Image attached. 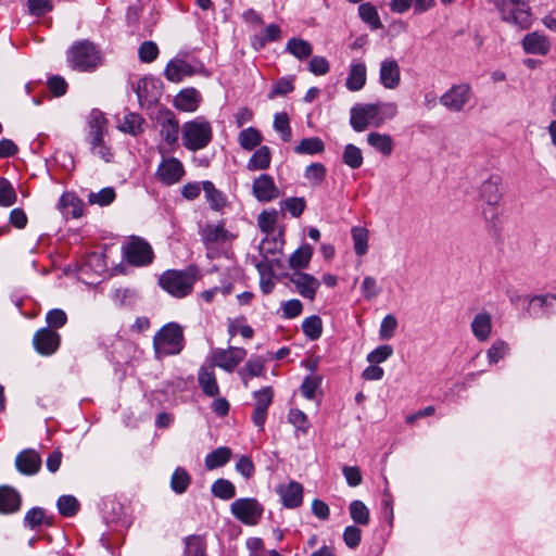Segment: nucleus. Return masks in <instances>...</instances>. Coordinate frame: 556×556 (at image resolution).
Masks as SVG:
<instances>
[{"label":"nucleus","mask_w":556,"mask_h":556,"mask_svg":"<svg viewBox=\"0 0 556 556\" xmlns=\"http://www.w3.org/2000/svg\"><path fill=\"white\" fill-rule=\"evenodd\" d=\"M281 27L278 24H268L260 33H255L251 37V46L254 50H263L267 43L281 39Z\"/></svg>","instance_id":"nucleus-29"},{"label":"nucleus","mask_w":556,"mask_h":556,"mask_svg":"<svg viewBox=\"0 0 556 556\" xmlns=\"http://www.w3.org/2000/svg\"><path fill=\"white\" fill-rule=\"evenodd\" d=\"M280 496L283 507L294 509L303 503V485L296 481H290L287 484H280L276 489Z\"/></svg>","instance_id":"nucleus-20"},{"label":"nucleus","mask_w":556,"mask_h":556,"mask_svg":"<svg viewBox=\"0 0 556 556\" xmlns=\"http://www.w3.org/2000/svg\"><path fill=\"white\" fill-rule=\"evenodd\" d=\"M265 359L261 356H252L247 361L244 366L239 369L238 375L245 388H248L250 379L265 376Z\"/></svg>","instance_id":"nucleus-32"},{"label":"nucleus","mask_w":556,"mask_h":556,"mask_svg":"<svg viewBox=\"0 0 556 556\" xmlns=\"http://www.w3.org/2000/svg\"><path fill=\"white\" fill-rule=\"evenodd\" d=\"M181 139L188 151L203 150L213 140L212 124L202 115L187 121L181 126Z\"/></svg>","instance_id":"nucleus-4"},{"label":"nucleus","mask_w":556,"mask_h":556,"mask_svg":"<svg viewBox=\"0 0 556 556\" xmlns=\"http://www.w3.org/2000/svg\"><path fill=\"white\" fill-rule=\"evenodd\" d=\"M293 285L294 290L304 299L313 302L320 287V281L313 275L303 270H294L285 275Z\"/></svg>","instance_id":"nucleus-12"},{"label":"nucleus","mask_w":556,"mask_h":556,"mask_svg":"<svg viewBox=\"0 0 556 556\" xmlns=\"http://www.w3.org/2000/svg\"><path fill=\"white\" fill-rule=\"evenodd\" d=\"M112 301L119 307H130L135 305L138 294L130 288H118L112 292Z\"/></svg>","instance_id":"nucleus-52"},{"label":"nucleus","mask_w":556,"mask_h":556,"mask_svg":"<svg viewBox=\"0 0 556 556\" xmlns=\"http://www.w3.org/2000/svg\"><path fill=\"white\" fill-rule=\"evenodd\" d=\"M146 119L136 112H128L118 122L117 129L132 137H138L144 131Z\"/></svg>","instance_id":"nucleus-33"},{"label":"nucleus","mask_w":556,"mask_h":556,"mask_svg":"<svg viewBox=\"0 0 556 556\" xmlns=\"http://www.w3.org/2000/svg\"><path fill=\"white\" fill-rule=\"evenodd\" d=\"M61 336L50 328H40L33 337V345L36 352L42 356H51L59 350Z\"/></svg>","instance_id":"nucleus-17"},{"label":"nucleus","mask_w":556,"mask_h":556,"mask_svg":"<svg viewBox=\"0 0 556 556\" xmlns=\"http://www.w3.org/2000/svg\"><path fill=\"white\" fill-rule=\"evenodd\" d=\"M379 81L387 89H395L401 83L399 63L393 58L384 59L380 64Z\"/></svg>","instance_id":"nucleus-22"},{"label":"nucleus","mask_w":556,"mask_h":556,"mask_svg":"<svg viewBox=\"0 0 556 556\" xmlns=\"http://www.w3.org/2000/svg\"><path fill=\"white\" fill-rule=\"evenodd\" d=\"M198 382L202 392L210 397L219 395V387L214 372V366H202L198 371Z\"/></svg>","instance_id":"nucleus-31"},{"label":"nucleus","mask_w":556,"mask_h":556,"mask_svg":"<svg viewBox=\"0 0 556 556\" xmlns=\"http://www.w3.org/2000/svg\"><path fill=\"white\" fill-rule=\"evenodd\" d=\"M116 193L112 187H105L98 192L88 194V202L99 206H106L115 200Z\"/></svg>","instance_id":"nucleus-57"},{"label":"nucleus","mask_w":556,"mask_h":556,"mask_svg":"<svg viewBox=\"0 0 556 556\" xmlns=\"http://www.w3.org/2000/svg\"><path fill=\"white\" fill-rule=\"evenodd\" d=\"M397 328V319L392 315L388 314L384 316L380 324L379 337L382 340H390L394 337Z\"/></svg>","instance_id":"nucleus-63"},{"label":"nucleus","mask_w":556,"mask_h":556,"mask_svg":"<svg viewBox=\"0 0 556 556\" xmlns=\"http://www.w3.org/2000/svg\"><path fill=\"white\" fill-rule=\"evenodd\" d=\"M522 48L526 53L545 55L551 50V41L545 35L532 31L523 37Z\"/></svg>","instance_id":"nucleus-24"},{"label":"nucleus","mask_w":556,"mask_h":556,"mask_svg":"<svg viewBox=\"0 0 556 556\" xmlns=\"http://www.w3.org/2000/svg\"><path fill=\"white\" fill-rule=\"evenodd\" d=\"M68 66L77 72L91 73L103 64L101 50L89 40L75 41L66 51Z\"/></svg>","instance_id":"nucleus-2"},{"label":"nucleus","mask_w":556,"mask_h":556,"mask_svg":"<svg viewBox=\"0 0 556 556\" xmlns=\"http://www.w3.org/2000/svg\"><path fill=\"white\" fill-rule=\"evenodd\" d=\"M125 257L136 266H146L153 261V250L149 242L140 237H130L125 245Z\"/></svg>","instance_id":"nucleus-10"},{"label":"nucleus","mask_w":556,"mask_h":556,"mask_svg":"<svg viewBox=\"0 0 556 556\" xmlns=\"http://www.w3.org/2000/svg\"><path fill=\"white\" fill-rule=\"evenodd\" d=\"M159 134L162 142L166 147L173 148L177 146L180 132L179 121L174 112L164 110L160 112L159 116Z\"/></svg>","instance_id":"nucleus-16"},{"label":"nucleus","mask_w":556,"mask_h":556,"mask_svg":"<svg viewBox=\"0 0 556 556\" xmlns=\"http://www.w3.org/2000/svg\"><path fill=\"white\" fill-rule=\"evenodd\" d=\"M397 114L394 102L357 103L350 111V125L357 131L368 127H380Z\"/></svg>","instance_id":"nucleus-1"},{"label":"nucleus","mask_w":556,"mask_h":556,"mask_svg":"<svg viewBox=\"0 0 556 556\" xmlns=\"http://www.w3.org/2000/svg\"><path fill=\"white\" fill-rule=\"evenodd\" d=\"M202 103V94L194 87L181 89L174 98L173 105L175 109L186 113L195 112Z\"/></svg>","instance_id":"nucleus-21"},{"label":"nucleus","mask_w":556,"mask_h":556,"mask_svg":"<svg viewBox=\"0 0 556 556\" xmlns=\"http://www.w3.org/2000/svg\"><path fill=\"white\" fill-rule=\"evenodd\" d=\"M59 206L66 218H79L84 214V202L73 193L62 194Z\"/></svg>","instance_id":"nucleus-35"},{"label":"nucleus","mask_w":556,"mask_h":556,"mask_svg":"<svg viewBox=\"0 0 556 556\" xmlns=\"http://www.w3.org/2000/svg\"><path fill=\"white\" fill-rule=\"evenodd\" d=\"M502 20L522 29L530 27L532 14L529 0H493Z\"/></svg>","instance_id":"nucleus-7"},{"label":"nucleus","mask_w":556,"mask_h":556,"mask_svg":"<svg viewBox=\"0 0 556 556\" xmlns=\"http://www.w3.org/2000/svg\"><path fill=\"white\" fill-rule=\"evenodd\" d=\"M324 150H325V143L318 137L304 138L294 148L295 153L308 154V155L321 153V152H324Z\"/></svg>","instance_id":"nucleus-50"},{"label":"nucleus","mask_w":556,"mask_h":556,"mask_svg":"<svg viewBox=\"0 0 556 556\" xmlns=\"http://www.w3.org/2000/svg\"><path fill=\"white\" fill-rule=\"evenodd\" d=\"M367 143L384 156L391 155L394 147L390 135L378 131H371L367 135Z\"/></svg>","instance_id":"nucleus-37"},{"label":"nucleus","mask_w":556,"mask_h":556,"mask_svg":"<svg viewBox=\"0 0 556 556\" xmlns=\"http://www.w3.org/2000/svg\"><path fill=\"white\" fill-rule=\"evenodd\" d=\"M56 505L59 513L64 517H73L79 509L78 501L72 495L60 496Z\"/></svg>","instance_id":"nucleus-58"},{"label":"nucleus","mask_w":556,"mask_h":556,"mask_svg":"<svg viewBox=\"0 0 556 556\" xmlns=\"http://www.w3.org/2000/svg\"><path fill=\"white\" fill-rule=\"evenodd\" d=\"M17 195L12 184L0 177V206H11L16 202Z\"/></svg>","instance_id":"nucleus-59"},{"label":"nucleus","mask_w":556,"mask_h":556,"mask_svg":"<svg viewBox=\"0 0 556 556\" xmlns=\"http://www.w3.org/2000/svg\"><path fill=\"white\" fill-rule=\"evenodd\" d=\"M108 121L104 114L98 110L93 109L89 113L88 116V125H87V134L86 137L93 136H105L108 132Z\"/></svg>","instance_id":"nucleus-38"},{"label":"nucleus","mask_w":556,"mask_h":556,"mask_svg":"<svg viewBox=\"0 0 556 556\" xmlns=\"http://www.w3.org/2000/svg\"><path fill=\"white\" fill-rule=\"evenodd\" d=\"M235 518L248 526H255L262 518L264 508L257 500L243 497L233 501L230 505Z\"/></svg>","instance_id":"nucleus-9"},{"label":"nucleus","mask_w":556,"mask_h":556,"mask_svg":"<svg viewBox=\"0 0 556 556\" xmlns=\"http://www.w3.org/2000/svg\"><path fill=\"white\" fill-rule=\"evenodd\" d=\"M21 507V495L11 486H0V514L16 513Z\"/></svg>","instance_id":"nucleus-34"},{"label":"nucleus","mask_w":556,"mask_h":556,"mask_svg":"<svg viewBox=\"0 0 556 556\" xmlns=\"http://www.w3.org/2000/svg\"><path fill=\"white\" fill-rule=\"evenodd\" d=\"M191 477L184 467H177L170 478V489L176 494H184L189 488Z\"/></svg>","instance_id":"nucleus-47"},{"label":"nucleus","mask_w":556,"mask_h":556,"mask_svg":"<svg viewBox=\"0 0 556 556\" xmlns=\"http://www.w3.org/2000/svg\"><path fill=\"white\" fill-rule=\"evenodd\" d=\"M185 175L182 163L176 157L164 159L157 166L156 177L166 186L177 184Z\"/></svg>","instance_id":"nucleus-18"},{"label":"nucleus","mask_w":556,"mask_h":556,"mask_svg":"<svg viewBox=\"0 0 556 556\" xmlns=\"http://www.w3.org/2000/svg\"><path fill=\"white\" fill-rule=\"evenodd\" d=\"M254 408L252 413V422L260 430H264L267 419L268 408L274 401V390L271 387H264L252 393Z\"/></svg>","instance_id":"nucleus-13"},{"label":"nucleus","mask_w":556,"mask_h":556,"mask_svg":"<svg viewBox=\"0 0 556 556\" xmlns=\"http://www.w3.org/2000/svg\"><path fill=\"white\" fill-rule=\"evenodd\" d=\"M135 92L141 108H151L162 97V81L154 77H143L138 80Z\"/></svg>","instance_id":"nucleus-11"},{"label":"nucleus","mask_w":556,"mask_h":556,"mask_svg":"<svg viewBox=\"0 0 556 556\" xmlns=\"http://www.w3.org/2000/svg\"><path fill=\"white\" fill-rule=\"evenodd\" d=\"M342 160L343 163L352 169L359 168L364 162L361 149L352 143H349L344 147Z\"/></svg>","instance_id":"nucleus-54"},{"label":"nucleus","mask_w":556,"mask_h":556,"mask_svg":"<svg viewBox=\"0 0 556 556\" xmlns=\"http://www.w3.org/2000/svg\"><path fill=\"white\" fill-rule=\"evenodd\" d=\"M263 141L261 131L254 127L242 129L238 135V142L243 150L252 151Z\"/></svg>","instance_id":"nucleus-41"},{"label":"nucleus","mask_w":556,"mask_h":556,"mask_svg":"<svg viewBox=\"0 0 556 556\" xmlns=\"http://www.w3.org/2000/svg\"><path fill=\"white\" fill-rule=\"evenodd\" d=\"M314 250L305 243L298 248L289 257V267L294 270H303L309 266Z\"/></svg>","instance_id":"nucleus-36"},{"label":"nucleus","mask_w":556,"mask_h":556,"mask_svg":"<svg viewBox=\"0 0 556 556\" xmlns=\"http://www.w3.org/2000/svg\"><path fill=\"white\" fill-rule=\"evenodd\" d=\"M492 328V316L485 311L476 314L470 324L471 332L479 342H485L490 339Z\"/></svg>","instance_id":"nucleus-27"},{"label":"nucleus","mask_w":556,"mask_h":556,"mask_svg":"<svg viewBox=\"0 0 556 556\" xmlns=\"http://www.w3.org/2000/svg\"><path fill=\"white\" fill-rule=\"evenodd\" d=\"M367 80V68L363 61H353L350 64L349 75L345 86L350 91H359L364 88Z\"/></svg>","instance_id":"nucleus-30"},{"label":"nucleus","mask_w":556,"mask_h":556,"mask_svg":"<svg viewBox=\"0 0 556 556\" xmlns=\"http://www.w3.org/2000/svg\"><path fill=\"white\" fill-rule=\"evenodd\" d=\"M502 197V178L498 175H490L479 187V199L483 203L482 215L490 224L498 218L497 206Z\"/></svg>","instance_id":"nucleus-6"},{"label":"nucleus","mask_w":556,"mask_h":556,"mask_svg":"<svg viewBox=\"0 0 556 556\" xmlns=\"http://www.w3.org/2000/svg\"><path fill=\"white\" fill-rule=\"evenodd\" d=\"M195 74L210 75L203 62L194 60L192 63H189L179 55L172 59L164 70L165 78L172 83H180L186 77H191Z\"/></svg>","instance_id":"nucleus-8"},{"label":"nucleus","mask_w":556,"mask_h":556,"mask_svg":"<svg viewBox=\"0 0 556 556\" xmlns=\"http://www.w3.org/2000/svg\"><path fill=\"white\" fill-rule=\"evenodd\" d=\"M274 128L280 134L282 141L288 142L291 139V127L287 113L275 114Z\"/></svg>","instance_id":"nucleus-61"},{"label":"nucleus","mask_w":556,"mask_h":556,"mask_svg":"<svg viewBox=\"0 0 556 556\" xmlns=\"http://www.w3.org/2000/svg\"><path fill=\"white\" fill-rule=\"evenodd\" d=\"M271 152L267 146L258 147L247 163L249 170H264L270 166Z\"/></svg>","instance_id":"nucleus-39"},{"label":"nucleus","mask_w":556,"mask_h":556,"mask_svg":"<svg viewBox=\"0 0 556 556\" xmlns=\"http://www.w3.org/2000/svg\"><path fill=\"white\" fill-rule=\"evenodd\" d=\"M47 328L52 330L62 328L67 323V315L61 308H52L46 315Z\"/></svg>","instance_id":"nucleus-62"},{"label":"nucleus","mask_w":556,"mask_h":556,"mask_svg":"<svg viewBox=\"0 0 556 556\" xmlns=\"http://www.w3.org/2000/svg\"><path fill=\"white\" fill-rule=\"evenodd\" d=\"M349 513L352 520L358 526H367L370 521L369 509L359 500H355L350 503Z\"/></svg>","instance_id":"nucleus-48"},{"label":"nucleus","mask_w":556,"mask_h":556,"mask_svg":"<svg viewBox=\"0 0 556 556\" xmlns=\"http://www.w3.org/2000/svg\"><path fill=\"white\" fill-rule=\"evenodd\" d=\"M471 99L468 84L453 85L440 97V103L451 112H460Z\"/></svg>","instance_id":"nucleus-14"},{"label":"nucleus","mask_w":556,"mask_h":556,"mask_svg":"<svg viewBox=\"0 0 556 556\" xmlns=\"http://www.w3.org/2000/svg\"><path fill=\"white\" fill-rule=\"evenodd\" d=\"M156 357L178 355L185 348L182 327L177 323H167L153 337Z\"/></svg>","instance_id":"nucleus-5"},{"label":"nucleus","mask_w":556,"mask_h":556,"mask_svg":"<svg viewBox=\"0 0 556 556\" xmlns=\"http://www.w3.org/2000/svg\"><path fill=\"white\" fill-rule=\"evenodd\" d=\"M159 47L154 41H143L138 49V55L141 62L151 63L159 56Z\"/></svg>","instance_id":"nucleus-60"},{"label":"nucleus","mask_w":556,"mask_h":556,"mask_svg":"<svg viewBox=\"0 0 556 556\" xmlns=\"http://www.w3.org/2000/svg\"><path fill=\"white\" fill-rule=\"evenodd\" d=\"M288 421L295 428V435H306L311 428L307 415L299 408H291L288 412Z\"/></svg>","instance_id":"nucleus-42"},{"label":"nucleus","mask_w":556,"mask_h":556,"mask_svg":"<svg viewBox=\"0 0 556 556\" xmlns=\"http://www.w3.org/2000/svg\"><path fill=\"white\" fill-rule=\"evenodd\" d=\"M202 239L207 248L231 241L232 236L225 228L224 223L207 224L202 230Z\"/></svg>","instance_id":"nucleus-26"},{"label":"nucleus","mask_w":556,"mask_h":556,"mask_svg":"<svg viewBox=\"0 0 556 556\" xmlns=\"http://www.w3.org/2000/svg\"><path fill=\"white\" fill-rule=\"evenodd\" d=\"M393 354V348L388 344L379 345L372 350L366 357L369 364H380L386 362Z\"/></svg>","instance_id":"nucleus-64"},{"label":"nucleus","mask_w":556,"mask_h":556,"mask_svg":"<svg viewBox=\"0 0 556 556\" xmlns=\"http://www.w3.org/2000/svg\"><path fill=\"white\" fill-rule=\"evenodd\" d=\"M528 313L534 317L549 316L556 313V296L554 294L534 295L529 300Z\"/></svg>","instance_id":"nucleus-23"},{"label":"nucleus","mask_w":556,"mask_h":556,"mask_svg":"<svg viewBox=\"0 0 556 556\" xmlns=\"http://www.w3.org/2000/svg\"><path fill=\"white\" fill-rule=\"evenodd\" d=\"M247 350L238 346L228 349H216L212 353V365L232 372L235 368L245 358Z\"/></svg>","instance_id":"nucleus-15"},{"label":"nucleus","mask_w":556,"mask_h":556,"mask_svg":"<svg viewBox=\"0 0 556 556\" xmlns=\"http://www.w3.org/2000/svg\"><path fill=\"white\" fill-rule=\"evenodd\" d=\"M184 556H206L204 540L199 535L187 536Z\"/></svg>","instance_id":"nucleus-55"},{"label":"nucleus","mask_w":556,"mask_h":556,"mask_svg":"<svg viewBox=\"0 0 556 556\" xmlns=\"http://www.w3.org/2000/svg\"><path fill=\"white\" fill-rule=\"evenodd\" d=\"M197 281V270L193 267L186 269H167L161 274L157 283L165 292L176 299L188 296Z\"/></svg>","instance_id":"nucleus-3"},{"label":"nucleus","mask_w":556,"mask_h":556,"mask_svg":"<svg viewBox=\"0 0 556 556\" xmlns=\"http://www.w3.org/2000/svg\"><path fill=\"white\" fill-rule=\"evenodd\" d=\"M303 333L312 341L317 340L323 333V321L318 315L306 317L302 321Z\"/></svg>","instance_id":"nucleus-51"},{"label":"nucleus","mask_w":556,"mask_h":556,"mask_svg":"<svg viewBox=\"0 0 556 556\" xmlns=\"http://www.w3.org/2000/svg\"><path fill=\"white\" fill-rule=\"evenodd\" d=\"M15 465L21 473L31 476L40 469L41 458L36 451L25 450L16 456Z\"/></svg>","instance_id":"nucleus-28"},{"label":"nucleus","mask_w":556,"mask_h":556,"mask_svg":"<svg viewBox=\"0 0 556 556\" xmlns=\"http://www.w3.org/2000/svg\"><path fill=\"white\" fill-rule=\"evenodd\" d=\"M204 198L212 211L223 213L228 206V198L225 192L217 189L210 180L202 181Z\"/></svg>","instance_id":"nucleus-25"},{"label":"nucleus","mask_w":556,"mask_h":556,"mask_svg":"<svg viewBox=\"0 0 556 556\" xmlns=\"http://www.w3.org/2000/svg\"><path fill=\"white\" fill-rule=\"evenodd\" d=\"M510 352L509 344L502 340H495L491 346L486 350V358L490 365L497 364L504 359Z\"/></svg>","instance_id":"nucleus-49"},{"label":"nucleus","mask_w":556,"mask_h":556,"mask_svg":"<svg viewBox=\"0 0 556 556\" xmlns=\"http://www.w3.org/2000/svg\"><path fill=\"white\" fill-rule=\"evenodd\" d=\"M212 494L220 500L228 501L235 497L236 486L227 479H217L211 488Z\"/></svg>","instance_id":"nucleus-53"},{"label":"nucleus","mask_w":556,"mask_h":556,"mask_svg":"<svg viewBox=\"0 0 556 556\" xmlns=\"http://www.w3.org/2000/svg\"><path fill=\"white\" fill-rule=\"evenodd\" d=\"M252 193L257 201L266 203L279 197V189L270 175L262 174L253 180Z\"/></svg>","instance_id":"nucleus-19"},{"label":"nucleus","mask_w":556,"mask_h":556,"mask_svg":"<svg viewBox=\"0 0 556 556\" xmlns=\"http://www.w3.org/2000/svg\"><path fill=\"white\" fill-rule=\"evenodd\" d=\"M104 137L105 136L86 137V141L90 146V151L93 155L104 160L105 162H110L113 154L111 148L106 146Z\"/></svg>","instance_id":"nucleus-46"},{"label":"nucleus","mask_w":556,"mask_h":556,"mask_svg":"<svg viewBox=\"0 0 556 556\" xmlns=\"http://www.w3.org/2000/svg\"><path fill=\"white\" fill-rule=\"evenodd\" d=\"M232 452L228 446H219L205 456L204 464L207 470L223 467L231 458Z\"/></svg>","instance_id":"nucleus-40"},{"label":"nucleus","mask_w":556,"mask_h":556,"mask_svg":"<svg viewBox=\"0 0 556 556\" xmlns=\"http://www.w3.org/2000/svg\"><path fill=\"white\" fill-rule=\"evenodd\" d=\"M286 51L302 61L312 54L313 47L307 40L291 38L286 45Z\"/></svg>","instance_id":"nucleus-43"},{"label":"nucleus","mask_w":556,"mask_h":556,"mask_svg":"<svg viewBox=\"0 0 556 556\" xmlns=\"http://www.w3.org/2000/svg\"><path fill=\"white\" fill-rule=\"evenodd\" d=\"M327 169L321 163H312L305 168L304 177L314 187L323 184L326 177Z\"/></svg>","instance_id":"nucleus-56"},{"label":"nucleus","mask_w":556,"mask_h":556,"mask_svg":"<svg viewBox=\"0 0 556 556\" xmlns=\"http://www.w3.org/2000/svg\"><path fill=\"white\" fill-rule=\"evenodd\" d=\"M355 254L363 256L368 251L369 231L365 227L355 226L351 229Z\"/></svg>","instance_id":"nucleus-45"},{"label":"nucleus","mask_w":556,"mask_h":556,"mask_svg":"<svg viewBox=\"0 0 556 556\" xmlns=\"http://www.w3.org/2000/svg\"><path fill=\"white\" fill-rule=\"evenodd\" d=\"M358 15L374 30L380 29L383 26L376 7L370 2L362 3L358 7Z\"/></svg>","instance_id":"nucleus-44"}]
</instances>
